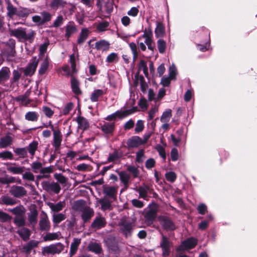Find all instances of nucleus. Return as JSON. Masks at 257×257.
Returning <instances> with one entry per match:
<instances>
[{
  "instance_id": "774afa93",
  "label": "nucleus",
  "mask_w": 257,
  "mask_h": 257,
  "mask_svg": "<svg viewBox=\"0 0 257 257\" xmlns=\"http://www.w3.org/2000/svg\"><path fill=\"white\" fill-rule=\"evenodd\" d=\"M144 125L143 121L142 120H138L135 128V132L136 133H139L142 132L144 130Z\"/></svg>"
},
{
  "instance_id": "4468645a",
  "label": "nucleus",
  "mask_w": 257,
  "mask_h": 257,
  "mask_svg": "<svg viewBox=\"0 0 257 257\" xmlns=\"http://www.w3.org/2000/svg\"><path fill=\"white\" fill-rule=\"evenodd\" d=\"M160 246L162 249L163 256L165 257L168 256L170 251V242L168 238L164 235L162 236Z\"/></svg>"
},
{
  "instance_id": "4c0bfd02",
  "label": "nucleus",
  "mask_w": 257,
  "mask_h": 257,
  "mask_svg": "<svg viewBox=\"0 0 257 257\" xmlns=\"http://www.w3.org/2000/svg\"><path fill=\"white\" fill-rule=\"evenodd\" d=\"M0 201L2 203L7 205H14L17 203L15 199L7 196H2L0 199Z\"/></svg>"
},
{
  "instance_id": "412c9836",
  "label": "nucleus",
  "mask_w": 257,
  "mask_h": 257,
  "mask_svg": "<svg viewBox=\"0 0 257 257\" xmlns=\"http://www.w3.org/2000/svg\"><path fill=\"white\" fill-rule=\"evenodd\" d=\"M76 121L78 123V127L79 129L84 131L89 127V122L84 117L79 116L77 117Z\"/></svg>"
},
{
  "instance_id": "864d4df0",
  "label": "nucleus",
  "mask_w": 257,
  "mask_h": 257,
  "mask_svg": "<svg viewBox=\"0 0 257 257\" xmlns=\"http://www.w3.org/2000/svg\"><path fill=\"white\" fill-rule=\"evenodd\" d=\"M157 46L159 52L160 53H163L166 49V42L162 39H159L157 41Z\"/></svg>"
},
{
  "instance_id": "e433bc0d",
  "label": "nucleus",
  "mask_w": 257,
  "mask_h": 257,
  "mask_svg": "<svg viewBox=\"0 0 257 257\" xmlns=\"http://www.w3.org/2000/svg\"><path fill=\"white\" fill-rule=\"evenodd\" d=\"M76 32V28L74 24L69 23L66 26L65 36L68 39Z\"/></svg>"
},
{
  "instance_id": "b1692460",
  "label": "nucleus",
  "mask_w": 257,
  "mask_h": 257,
  "mask_svg": "<svg viewBox=\"0 0 257 257\" xmlns=\"http://www.w3.org/2000/svg\"><path fill=\"white\" fill-rule=\"evenodd\" d=\"M17 16L21 18L27 17L29 14L34 12L33 9L26 8H20L17 11Z\"/></svg>"
},
{
  "instance_id": "72a5a7b5",
  "label": "nucleus",
  "mask_w": 257,
  "mask_h": 257,
  "mask_svg": "<svg viewBox=\"0 0 257 257\" xmlns=\"http://www.w3.org/2000/svg\"><path fill=\"white\" fill-rule=\"evenodd\" d=\"M39 114L35 111H29L25 115V118L28 121H37L38 120Z\"/></svg>"
},
{
  "instance_id": "e2e57ef3",
  "label": "nucleus",
  "mask_w": 257,
  "mask_h": 257,
  "mask_svg": "<svg viewBox=\"0 0 257 257\" xmlns=\"http://www.w3.org/2000/svg\"><path fill=\"white\" fill-rule=\"evenodd\" d=\"M42 110L47 117L50 118L54 114V111L48 106H44L42 107Z\"/></svg>"
},
{
  "instance_id": "f704fd0d",
  "label": "nucleus",
  "mask_w": 257,
  "mask_h": 257,
  "mask_svg": "<svg viewBox=\"0 0 257 257\" xmlns=\"http://www.w3.org/2000/svg\"><path fill=\"white\" fill-rule=\"evenodd\" d=\"M71 84L73 92L76 94H80L81 90L79 88V83L74 77H71Z\"/></svg>"
},
{
  "instance_id": "680f3d73",
  "label": "nucleus",
  "mask_w": 257,
  "mask_h": 257,
  "mask_svg": "<svg viewBox=\"0 0 257 257\" xmlns=\"http://www.w3.org/2000/svg\"><path fill=\"white\" fill-rule=\"evenodd\" d=\"M74 106V104L72 102H69L67 104H66L63 110L62 113L64 115H67L68 114L70 111L73 109Z\"/></svg>"
},
{
  "instance_id": "a18cd8bd",
  "label": "nucleus",
  "mask_w": 257,
  "mask_h": 257,
  "mask_svg": "<svg viewBox=\"0 0 257 257\" xmlns=\"http://www.w3.org/2000/svg\"><path fill=\"white\" fill-rule=\"evenodd\" d=\"M19 234L24 239H28L30 235V230L26 228H23L18 231Z\"/></svg>"
},
{
  "instance_id": "2f4dec72",
  "label": "nucleus",
  "mask_w": 257,
  "mask_h": 257,
  "mask_svg": "<svg viewBox=\"0 0 257 257\" xmlns=\"http://www.w3.org/2000/svg\"><path fill=\"white\" fill-rule=\"evenodd\" d=\"M13 142V139L10 136H6L0 140V148H5L10 146Z\"/></svg>"
},
{
  "instance_id": "13d9d810",
  "label": "nucleus",
  "mask_w": 257,
  "mask_h": 257,
  "mask_svg": "<svg viewBox=\"0 0 257 257\" xmlns=\"http://www.w3.org/2000/svg\"><path fill=\"white\" fill-rule=\"evenodd\" d=\"M129 46L133 54L134 60H135L137 58L138 56L137 45L135 43L132 42L129 44Z\"/></svg>"
},
{
  "instance_id": "338daca9",
  "label": "nucleus",
  "mask_w": 257,
  "mask_h": 257,
  "mask_svg": "<svg viewBox=\"0 0 257 257\" xmlns=\"http://www.w3.org/2000/svg\"><path fill=\"white\" fill-rule=\"evenodd\" d=\"M145 158L144 151L141 150L136 154V161L139 163H141Z\"/></svg>"
},
{
  "instance_id": "603ef678",
  "label": "nucleus",
  "mask_w": 257,
  "mask_h": 257,
  "mask_svg": "<svg viewBox=\"0 0 257 257\" xmlns=\"http://www.w3.org/2000/svg\"><path fill=\"white\" fill-rule=\"evenodd\" d=\"M31 168H32L33 172L35 173H37L39 172H40V171L42 167V164L40 162L36 161V162H33L31 164Z\"/></svg>"
},
{
  "instance_id": "5fc2aeb1",
  "label": "nucleus",
  "mask_w": 257,
  "mask_h": 257,
  "mask_svg": "<svg viewBox=\"0 0 257 257\" xmlns=\"http://www.w3.org/2000/svg\"><path fill=\"white\" fill-rule=\"evenodd\" d=\"M17 100L22 105L27 106L30 103V100L26 96H20L17 98Z\"/></svg>"
},
{
  "instance_id": "ea45409f",
  "label": "nucleus",
  "mask_w": 257,
  "mask_h": 257,
  "mask_svg": "<svg viewBox=\"0 0 257 257\" xmlns=\"http://www.w3.org/2000/svg\"><path fill=\"white\" fill-rule=\"evenodd\" d=\"M89 30L87 28L82 29L77 42L79 44L83 43L87 38Z\"/></svg>"
},
{
  "instance_id": "58836bf2",
  "label": "nucleus",
  "mask_w": 257,
  "mask_h": 257,
  "mask_svg": "<svg viewBox=\"0 0 257 257\" xmlns=\"http://www.w3.org/2000/svg\"><path fill=\"white\" fill-rule=\"evenodd\" d=\"M172 116V110L170 109H166L162 114L160 120L162 122H169Z\"/></svg>"
},
{
  "instance_id": "423d86ee",
  "label": "nucleus",
  "mask_w": 257,
  "mask_h": 257,
  "mask_svg": "<svg viewBox=\"0 0 257 257\" xmlns=\"http://www.w3.org/2000/svg\"><path fill=\"white\" fill-rule=\"evenodd\" d=\"M42 185L43 188L49 193L58 194L61 189L60 185L55 182L43 181Z\"/></svg>"
},
{
  "instance_id": "4d7b16f0",
  "label": "nucleus",
  "mask_w": 257,
  "mask_h": 257,
  "mask_svg": "<svg viewBox=\"0 0 257 257\" xmlns=\"http://www.w3.org/2000/svg\"><path fill=\"white\" fill-rule=\"evenodd\" d=\"M54 177L61 184H65L67 182V178L61 174L56 173Z\"/></svg>"
},
{
  "instance_id": "393cba45",
  "label": "nucleus",
  "mask_w": 257,
  "mask_h": 257,
  "mask_svg": "<svg viewBox=\"0 0 257 257\" xmlns=\"http://www.w3.org/2000/svg\"><path fill=\"white\" fill-rule=\"evenodd\" d=\"M8 211L12 212L15 216L25 215L26 208L23 205L17 206L15 208L9 209Z\"/></svg>"
},
{
  "instance_id": "0eeeda50",
  "label": "nucleus",
  "mask_w": 257,
  "mask_h": 257,
  "mask_svg": "<svg viewBox=\"0 0 257 257\" xmlns=\"http://www.w3.org/2000/svg\"><path fill=\"white\" fill-rule=\"evenodd\" d=\"M197 240L194 237H190L183 241L178 247L177 251H183L194 248L197 244Z\"/></svg>"
},
{
  "instance_id": "79ce46f5",
  "label": "nucleus",
  "mask_w": 257,
  "mask_h": 257,
  "mask_svg": "<svg viewBox=\"0 0 257 257\" xmlns=\"http://www.w3.org/2000/svg\"><path fill=\"white\" fill-rule=\"evenodd\" d=\"M213 220V217L211 215H208L207 217V219L202 221L198 224V228L200 230H204L208 226V224L210 221Z\"/></svg>"
},
{
  "instance_id": "cd10ccee",
  "label": "nucleus",
  "mask_w": 257,
  "mask_h": 257,
  "mask_svg": "<svg viewBox=\"0 0 257 257\" xmlns=\"http://www.w3.org/2000/svg\"><path fill=\"white\" fill-rule=\"evenodd\" d=\"M118 175L121 183L127 187L131 178L130 174L125 171H121L118 173Z\"/></svg>"
},
{
  "instance_id": "de8ad7c7",
  "label": "nucleus",
  "mask_w": 257,
  "mask_h": 257,
  "mask_svg": "<svg viewBox=\"0 0 257 257\" xmlns=\"http://www.w3.org/2000/svg\"><path fill=\"white\" fill-rule=\"evenodd\" d=\"M78 55H75L74 53L70 55V63L71 64V67L73 72H76V62L78 59Z\"/></svg>"
},
{
  "instance_id": "a878e982",
  "label": "nucleus",
  "mask_w": 257,
  "mask_h": 257,
  "mask_svg": "<svg viewBox=\"0 0 257 257\" xmlns=\"http://www.w3.org/2000/svg\"><path fill=\"white\" fill-rule=\"evenodd\" d=\"M81 243V239L74 238L70 245V254L71 256L75 254L78 249V247Z\"/></svg>"
},
{
  "instance_id": "5701e85b",
  "label": "nucleus",
  "mask_w": 257,
  "mask_h": 257,
  "mask_svg": "<svg viewBox=\"0 0 257 257\" xmlns=\"http://www.w3.org/2000/svg\"><path fill=\"white\" fill-rule=\"evenodd\" d=\"M117 192V188L113 186H108L104 189L103 192L107 196L115 199Z\"/></svg>"
},
{
  "instance_id": "37998d69",
  "label": "nucleus",
  "mask_w": 257,
  "mask_h": 257,
  "mask_svg": "<svg viewBox=\"0 0 257 257\" xmlns=\"http://www.w3.org/2000/svg\"><path fill=\"white\" fill-rule=\"evenodd\" d=\"M14 223L19 227L24 226L26 224L25 215L15 216Z\"/></svg>"
},
{
  "instance_id": "2eb2a0df",
  "label": "nucleus",
  "mask_w": 257,
  "mask_h": 257,
  "mask_svg": "<svg viewBox=\"0 0 257 257\" xmlns=\"http://www.w3.org/2000/svg\"><path fill=\"white\" fill-rule=\"evenodd\" d=\"M10 192L14 197L20 198L25 196L27 194V191L25 189L19 186H13L11 188Z\"/></svg>"
},
{
  "instance_id": "f257e3e1",
  "label": "nucleus",
  "mask_w": 257,
  "mask_h": 257,
  "mask_svg": "<svg viewBox=\"0 0 257 257\" xmlns=\"http://www.w3.org/2000/svg\"><path fill=\"white\" fill-rule=\"evenodd\" d=\"M143 35L139 37L138 39V46L139 48L145 51L146 50V45L148 49L153 51L155 45L153 40V32L150 28H145L144 30Z\"/></svg>"
},
{
  "instance_id": "473e14b6",
  "label": "nucleus",
  "mask_w": 257,
  "mask_h": 257,
  "mask_svg": "<svg viewBox=\"0 0 257 257\" xmlns=\"http://www.w3.org/2000/svg\"><path fill=\"white\" fill-rule=\"evenodd\" d=\"M155 35L157 38L162 37L165 34V27L161 22H158L155 31Z\"/></svg>"
},
{
  "instance_id": "c9c22d12",
  "label": "nucleus",
  "mask_w": 257,
  "mask_h": 257,
  "mask_svg": "<svg viewBox=\"0 0 257 257\" xmlns=\"http://www.w3.org/2000/svg\"><path fill=\"white\" fill-rule=\"evenodd\" d=\"M39 244V241L37 240H32L29 241L27 244L24 246L23 251L26 253L30 252L31 250L37 246Z\"/></svg>"
},
{
  "instance_id": "ddd939ff",
  "label": "nucleus",
  "mask_w": 257,
  "mask_h": 257,
  "mask_svg": "<svg viewBox=\"0 0 257 257\" xmlns=\"http://www.w3.org/2000/svg\"><path fill=\"white\" fill-rule=\"evenodd\" d=\"M100 125L102 132L107 135H112L115 128V123L113 122L104 121L100 123Z\"/></svg>"
},
{
  "instance_id": "0e129e2a",
  "label": "nucleus",
  "mask_w": 257,
  "mask_h": 257,
  "mask_svg": "<svg viewBox=\"0 0 257 257\" xmlns=\"http://www.w3.org/2000/svg\"><path fill=\"white\" fill-rule=\"evenodd\" d=\"M15 153L21 158H25L27 154V150L25 148L16 149Z\"/></svg>"
},
{
  "instance_id": "9d476101",
  "label": "nucleus",
  "mask_w": 257,
  "mask_h": 257,
  "mask_svg": "<svg viewBox=\"0 0 257 257\" xmlns=\"http://www.w3.org/2000/svg\"><path fill=\"white\" fill-rule=\"evenodd\" d=\"M40 229L41 231H48L50 229L51 224L47 215L44 213L41 215L39 222Z\"/></svg>"
},
{
  "instance_id": "20e7f679",
  "label": "nucleus",
  "mask_w": 257,
  "mask_h": 257,
  "mask_svg": "<svg viewBox=\"0 0 257 257\" xmlns=\"http://www.w3.org/2000/svg\"><path fill=\"white\" fill-rule=\"evenodd\" d=\"M74 207L76 209L82 212L81 216L84 221L88 220L93 215V210L89 207L82 206L81 201H77Z\"/></svg>"
},
{
  "instance_id": "aec40b11",
  "label": "nucleus",
  "mask_w": 257,
  "mask_h": 257,
  "mask_svg": "<svg viewBox=\"0 0 257 257\" xmlns=\"http://www.w3.org/2000/svg\"><path fill=\"white\" fill-rule=\"evenodd\" d=\"M138 191L141 198L147 199L148 195L151 193V189L149 186L144 185L139 187Z\"/></svg>"
},
{
  "instance_id": "c85d7f7f",
  "label": "nucleus",
  "mask_w": 257,
  "mask_h": 257,
  "mask_svg": "<svg viewBox=\"0 0 257 257\" xmlns=\"http://www.w3.org/2000/svg\"><path fill=\"white\" fill-rule=\"evenodd\" d=\"M38 61L36 60L30 63L25 70V75L30 76L33 75L38 66Z\"/></svg>"
},
{
  "instance_id": "49530a36",
  "label": "nucleus",
  "mask_w": 257,
  "mask_h": 257,
  "mask_svg": "<svg viewBox=\"0 0 257 257\" xmlns=\"http://www.w3.org/2000/svg\"><path fill=\"white\" fill-rule=\"evenodd\" d=\"M8 170L14 174H20L24 172V167L10 166L8 168Z\"/></svg>"
},
{
  "instance_id": "1a4fd4ad",
  "label": "nucleus",
  "mask_w": 257,
  "mask_h": 257,
  "mask_svg": "<svg viewBox=\"0 0 257 257\" xmlns=\"http://www.w3.org/2000/svg\"><path fill=\"white\" fill-rule=\"evenodd\" d=\"M157 209L155 206L150 207L146 212L145 218L147 224L150 225L153 223L157 217Z\"/></svg>"
},
{
  "instance_id": "7c9ffc66",
  "label": "nucleus",
  "mask_w": 257,
  "mask_h": 257,
  "mask_svg": "<svg viewBox=\"0 0 257 257\" xmlns=\"http://www.w3.org/2000/svg\"><path fill=\"white\" fill-rule=\"evenodd\" d=\"M60 235L61 233L60 232L47 233L43 237V240L45 241H48L59 239Z\"/></svg>"
},
{
  "instance_id": "7ed1b4c3",
  "label": "nucleus",
  "mask_w": 257,
  "mask_h": 257,
  "mask_svg": "<svg viewBox=\"0 0 257 257\" xmlns=\"http://www.w3.org/2000/svg\"><path fill=\"white\" fill-rule=\"evenodd\" d=\"M64 249V245L62 243L58 242L43 247L42 252L44 255L59 254L62 252Z\"/></svg>"
},
{
  "instance_id": "9b49d317",
  "label": "nucleus",
  "mask_w": 257,
  "mask_h": 257,
  "mask_svg": "<svg viewBox=\"0 0 257 257\" xmlns=\"http://www.w3.org/2000/svg\"><path fill=\"white\" fill-rule=\"evenodd\" d=\"M50 127L53 132V146L56 150L60 148L62 140V135L60 131L58 130H54V126L52 124H50Z\"/></svg>"
},
{
  "instance_id": "bb28decb",
  "label": "nucleus",
  "mask_w": 257,
  "mask_h": 257,
  "mask_svg": "<svg viewBox=\"0 0 257 257\" xmlns=\"http://www.w3.org/2000/svg\"><path fill=\"white\" fill-rule=\"evenodd\" d=\"M109 45L110 44L108 42L103 40L96 42L95 46L97 50L104 51L109 49Z\"/></svg>"
},
{
  "instance_id": "69168bd1",
  "label": "nucleus",
  "mask_w": 257,
  "mask_h": 257,
  "mask_svg": "<svg viewBox=\"0 0 257 257\" xmlns=\"http://www.w3.org/2000/svg\"><path fill=\"white\" fill-rule=\"evenodd\" d=\"M13 154L11 152L5 151L0 153V158H2L4 160H12L13 159Z\"/></svg>"
},
{
  "instance_id": "c03bdc74",
  "label": "nucleus",
  "mask_w": 257,
  "mask_h": 257,
  "mask_svg": "<svg viewBox=\"0 0 257 257\" xmlns=\"http://www.w3.org/2000/svg\"><path fill=\"white\" fill-rule=\"evenodd\" d=\"M89 248L90 250L96 253H99L102 250L100 245L96 242H91L90 243L89 245Z\"/></svg>"
},
{
  "instance_id": "a211bd4d",
  "label": "nucleus",
  "mask_w": 257,
  "mask_h": 257,
  "mask_svg": "<svg viewBox=\"0 0 257 257\" xmlns=\"http://www.w3.org/2000/svg\"><path fill=\"white\" fill-rule=\"evenodd\" d=\"M127 145L129 148H137L142 145V138L134 136L128 140Z\"/></svg>"
},
{
  "instance_id": "6e6d98bb",
  "label": "nucleus",
  "mask_w": 257,
  "mask_h": 257,
  "mask_svg": "<svg viewBox=\"0 0 257 257\" xmlns=\"http://www.w3.org/2000/svg\"><path fill=\"white\" fill-rule=\"evenodd\" d=\"M38 143L34 141L29 145L28 151L32 156H34L35 151L37 149Z\"/></svg>"
},
{
  "instance_id": "052dcab7",
  "label": "nucleus",
  "mask_w": 257,
  "mask_h": 257,
  "mask_svg": "<svg viewBox=\"0 0 257 257\" xmlns=\"http://www.w3.org/2000/svg\"><path fill=\"white\" fill-rule=\"evenodd\" d=\"M165 177L166 179L171 182H174L177 177L176 174L172 171L166 173Z\"/></svg>"
},
{
  "instance_id": "6ab92c4d",
  "label": "nucleus",
  "mask_w": 257,
  "mask_h": 257,
  "mask_svg": "<svg viewBox=\"0 0 257 257\" xmlns=\"http://www.w3.org/2000/svg\"><path fill=\"white\" fill-rule=\"evenodd\" d=\"M10 70L7 67H3L0 70V84L4 83L10 78Z\"/></svg>"
},
{
  "instance_id": "a19ab883",
  "label": "nucleus",
  "mask_w": 257,
  "mask_h": 257,
  "mask_svg": "<svg viewBox=\"0 0 257 257\" xmlns=\"http://www.w3.org/2000/svg\"><path fill=\"white\" fill-rule=\"evenodd\" d=\"M103 94L104 92L101 89L95 90L91 95L90 100L92 102H96L98 100V98L103 95Z\"/></svg>"
},
{
  "instance_id": "6e6552de",
  "label": "nucleus",
  "mask_w": 257,
  "mask_h": 257,
  "mask_svg": "<svg viewBox=\"0 0 257 257\" xmlns=\"http://www.w3.org/2000/svg\"><path fill=\"white\" fill-rule=\"evenodd\" d=\"M133 227V222L127 220H121L119 224L120 231L126 237L131 235Z\"/></svg>"
},
{
  "instance_id": "bf43d9fd",
  "label": "nucleus",
  "mask_w": 257,
  "mask_h": 257,
  "mask_svg": "<svg viewBox=\"0 0 257 257\" xmlns=\"http://www.w3.org/2000/svg\"><path fill=\"white\" fill-rule=\"evenodd\" d=\"M177 69L174 65L172 64L169 68V77L171 79H175L177 75Z\"/></svg>"
},
{
  "instance_id": "c756f323",
  "label": "nucleus",
  "mask_w": 257,
  "mask_h": 257,
  "mask_svg": "<svg viewBox=\"0 0 257 257\" xmlns=\"http://www.w3.org/2000/svg\"><path fill=\"white\" fill-rule=\"evenodd\" d=\"M98 202L101 205V208L103 210H110L111 208V202L104 197L99 200Z\"/></svg>"
},
{
  "instance_id": "8fccbe9b",
  "label": "nucleus",
  "mask_w": 257,
  "mask_h": 257,
  "mask_svg": "<svg viewBox=\"0 0 257 257\" xmlns=\"http://www.w3.org/2000/svg\"><path fill=\"white\" fill-rule=\"evenodd\" d=\"M66 4V2L64 0H53L51 6L53 8H58L64 7Z\"/></svg>"
},
{
  "instance_id": "09e8293b",
  "label": "nucleus",
  "mask_w": 257,
  "mask_h": 257,
  "mask_svg": "<svg viewBox=\"0 0 257 257\" xmlns=\"http://www.w3.org/2000/svg\"><path fill=\"white\" fill-rule=\"evenodd\" d=\"M65 215L62 213L54 214L53 215V221L55 224H58L65 219Z\"/></svg>"
},
{
  "instance_id": "4be33fe9",
  "label": "nucleus",
  "mask_w": 257,
  "mask_h": 257,
  "mask_svg": "<svg viewBox=\"0 0 257 257\" xmlns=\"http://www.w3.org/2000/svg\"><path fill=\"white\" fill-rule=\"evenodd\" d=\"M48 205L52 211L57 212L61 211L63 209L65 206V201H60L57 204L49 202Z\"/></svg>"
},
{
  "instance_id": "f8f14e48",
  "label": "nucleus",
  "mask_w": 257,
  "mask_h": 257,
  "mask_svg": "<svg viewBox=\"0 0 257 257\" xmlns=\"http://www.w3.org/2000/svg\"><path fill=\"white\" fill-rule=\"evenodd\" d=\"M159 220L162 226L166 230H174L176 228L173 221L168 217L160 216L159 217Z\"/></svg>"
},
{
  "instance_id": "dca6fc26",
  "label": "nucleus",
  "mask_w": 257,
  "mask_h": 257,
  "mask_svg": "<svg viewBox=\"0 0 257 257\" xmlns=\"http://www.w3.org/2000/svg\"><path fill=\"white\" fill-rule=\"evenodd\" d=\"M106 221L105 218L102 216H97L91 224V227L95 229H99L104 227L106 225Z\"/></svg>"
},
{
  "instance_id": "39448f33",
  "label": "nucleus",
  "mask_w": 257,
  "mask_h": 257,
  "mask_svg": "<svg viewBox=\"0 0 257 257\" xmlns=\"http://www.w3.org/2000/svg\"><path fill=\"white\" fill-rule=\"evenodd\" d=\"M136 111V109L135 108H133L129 109L121 108V109L116 111L114 113L107 116L106 118V119L107 120H112L115 119L116 117L123 118L129 115L130 114H132Z\"/></svg>"
},
{
  "instance_id": "f03ea898",
  "label": "nucleus",
  "mask_w": 257,
  "mask_h": 257,
  "mask_svg": "<svg viewBox=\"0 0 257 257\" xmlns=\"http://www.w3.org/2000/svg\"><path fill=\"white\" fill-rule=\"evenodd\" d=\"M9 32L11 36L17 38L20 41L31 40L35 34L32 30H27L26 28L20 27L17 29L9 28Z\"/></svg>"
},
{
  "instance_id": "3c124183",
  "label": "nucleus",
  "mask_w": 257,
  "mask_h": 257,
  "mask_svg": "<svg viewBox=\"0 0 257 257\" xmlns=\"http://www.w3.org/2000/svg\"><path fill=\"white\" fill-rule=\"evenodd\" d=\"M7 10H8V15L10 17H12L14 15L17 16V11L18 9H16V8L14 7L13 6L10 4L9 2L8 3V7H7Z\"/></svg>"
},
{
  "instance_id": "f3484780",
  "label": "nucleus",
  "mask_w": 257,
  "mask_h": 257,
  "mask_svg": "<svg viewBox=\"0 0 257 257\" xmlns=\"http://www.w3.org/2000/svg\"><path fill=\"white\" fill-rule=\"evenodd\" d=\"M38 213L36 209H31L30 212L28 213V219L29 224L34 226L37 223Z\"/></svg>"
}]
</instances>
